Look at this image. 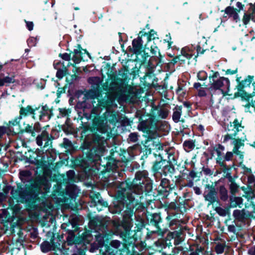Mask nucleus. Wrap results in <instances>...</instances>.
<instances>
[{
  "label": "nucleus",
  "mask_w": 255,
  "mask_h": 255,
  "mask_svg": "<svg viewBox=\"0 0 255 255\" xmlns=\"http://www.w3.org/2000/svg\"><path fill=\"white\" fill-rule=\"evenodd\" d=\"M253 86H254V92H253V93H252V96H255V83H254L253 84Z\"/></svg>",
  "instance_id": "60"
},
{
  "label": "nucleus",
  "mask_w": 255,
  "mask_h": 255,
  "mask_svg": "<svg viewBox=\"0 0 255 255\" xmlns=\"http://www.w3.org/2000/svg\"><path fill=\"white\" fill-rule=\"evenodd\" d=\"M201 86V85L200 83H196L194 84V87L195 88H198L199 87H200Z\"/></svg>",
  "instance_id": "58"
},
{
  "label": "nucleus",
  "mask_w": 255,
  "mask_h": 255,
  "mask_svg": "<svg viewBox=\"0 0 255 255\" xmlns=\"http://www.w3.org/2000/svg\"><path fill=\"white\" fill-rule=\"evenodd\" d=\"M91 224L95 225L94 229L96 232H98V230H102V233H99L98 235H96L97 239L100 242H104L105 238L106 237V234H105V224H103L98 218H95L92 220L91 222Z\"/></svg>",
  "instance_id": "10"
},
{
  "label": "nucleus",
  "mask_w": 255,
  "mask_h": 255,
  "mask_svg": "<svg viewBox=\"0 0 255 255\" xmlns=\"http://www.w3.org/2000/svg\"><path fill=\"white\" fill-rule=\"evenodd\" d=\"M193 45H192L191 47L189 46L183 48L181 51V54L177 55L179 61L185 62L186 59H190L193 55L192 52L193 51Z\"/></svg>",
  "instance_id": "15"
},
{
  "label": "nucleus",
  "mask_w": 255,
  "mask_h": 255,
  "mask_svg": "<svg viewBox=\"0 0 255 255\" xmlns=\"http://www.w3.org/2000/svg\"><path fill=\"white\" fill-rule=\"evenodd\" d=\"M237 72V69H236V70H232L231 69H228L226 71V73L227 74L233 75V74H236Z\"/></svg>",
  "instance_id": "52"
},
{
  "label": "nucleus",
  "mask_w": 255,
  "mask_h": 255,
  "mask_svg": "<svg viewBox=\"0 0 255 255\" xmlns=\"http://www.w3.org/2000/svg\"><path fill=\"white\" fill-rule=\"evenodd\" d=\"M196 51H197L198 55L199 54H202L204 52V50H203V49L201 50V47L200 45H198L196 46Z\"/></svg>",
  "instance_id": "48"
},
{
  "label": "nucleus",
  "mask_w": 255,
  "mask_h": 255,
  "mask_svg": "<svg viewBox=\"0 0 255 255\" xmlns=\"http://www.w3.org/2000/svg\"><path fill=\"white\" fill-rule=\"evenodd\" d=\"M151 52L152 54L155 55L157 52L159 53L158 48L156 46H151Z\"/></svg>",
  "instance_id": "45"
},
{
  "label": "nucleus",
  "mask_w": 255,
  "mask_h": 255,
  "mask_svg": "<svg viewBox=\"0 0 255 255\" xmlns=\"http://www.w3.org/2000/svg\"><path fill=\"white\" fill-rule=\"evenodd\" d=\"M225 244L224 243H218L216 246L215 248L216 252L218 254H221L223 253L225 250Z\"/></svg>",
  "instance_id": "31"
},
{
  "label": "nucleus",
  "mask_w": 255,
  "mask_h": 255,
  "mask_svg": "<svg viewBox=\"0 0 255 255\" xmlns=\"http://www.w3.org/2000/svg\"><path fill=\"white\" fill-rule=\"evenodd\" d=\"M86 54L89 55L86 50L82 49L80 46H79L78 49H75L72 53V60L74 62V64H78L82 60H84Z\"/></svg>",
  "instance_id": "14"
},
{
  "label": "nucleus",
  "mask_w": 255,
  "mask_h": 255,
  "mask_svg": "<svg viewBox=\"0 0 255 255\" xmlns=\"http://www.w3.org/2000/svg\"><path fill=\"white\" fill-rule=\"evenodd\" d=\"M249 214L246 213L245 210H236L234 211L233 216L235 218L239 221H242L249 216Z\"/></svg>",
  "instance_id": "21"
},
{
  "label": "nucleus",
  "mask_w": 255,
  "mask_h": 255,
  "mask_svg": "<svg viewBox=\"0 0 255 255\" xmlns=\"http://www.w3.org/2000/svg\"><path fill=\"white\" fill-rule=\"evenodd\" d=\"M230 188L232 194H234L237 192L238 186L235 183H232L231 185Z\"/></svg>",
  "instance_id": "42"
},
{
  "label": "nucleus",
  "mask_w": 255,
  "mask_h": 255,
  "mask_svg": "<svg viewBox=\"0 0 255 255\" xmlns=\"http://www.w3.org/2000/svg\"><path fill=\"white\" fill-rule=\"evenodd\" d=\"M184 105L187 108H190V105L189 103H184Z\"/></svg>",
  "instance_id": "59"
},
{
  "label": "nucleus",
  "mask_w": 255,
  "mask_h": 255,
  "mask_svg": "<svg viewBox=\"0 0 255 255\" xmlns=\"http://www.w3.org/2000/svg\"><path fill=\"white\" fill-rule=\"evenodd\" d=\"M224 149V147L219 145L218 147L214 150V153L216 154L217 155V162L220 164L222 163L223 161Z\"/></svg>",
  "instance_id": "22"
},
{
  "label": "nucleus",
  "mask_w": 255,
  "mask_h": 255,
  "mask_svg": "<svg viewBox=\"0 0 255 255\" xmlns=\"http://www.w3.org/2000/svg\"><path fill=\"white\" fill-rule=\"evenodd\" d=\"M254 79L253 76H249L246 79L243 80L240 84L242 88L247 87L251 85Z\"/></svg>",
  "instance_id": "30"
},
{
  "label": "nucleus",
  "mask_w": 255,
  "mask_h": 255,
  "mask_svg": "<svg viewBox=\"0 0 255 255\" xmlns=\"http://www.w3.org/2000/svg\"><path fill=\"white\" fill-rule=\"evenodd\" d=\"M35 39L34 38H30L27 40L28 44L30 46L35 45Z\"/></svg>",
  "instance_id": "49"
},
{
  "label": "nucleus",
  "mask_w": 255,
  "mask_h": 255,
  "mask_svg": "<svg viewBox=\"0 0 255 255\" xmlns=\"http://www.w3.org/2000/svg\"><path fill=\"white\" fill-rule=\"evenodd\" d=\"M248 182L249 186L247 187L243 186L241 189L244 191L245 195H244L248 201L252 200L255 197V195L252 186H255V177L253 174L248 175Z\"/></svg>",
  "instance_id": "9"
},
{
  "label": "nucleus",
  "mask_w": 255,
  "mask_h": 255,
  "mask_svg": "<svg viewBox=\"0 0 255 255\" xmlns=\"http://www.w3.org/2000/svg\"><path fill=\"white\" fill-rule=\"evenodd\" d=\"M24 129L25 131L31 133L32 136L36 135L35 131L37 132L39 130L38 125H35L34 127L28 125L25 127Z\"/></svg>",
  "instance_id": "29"
},
{
  "label": "nucleus",
  "mask_w": 255,
  "mask_h": 255,
  "mask_svg": "<svg viewBox=\"0 0 255 255\" xmlns=\"http://www.w3.org/2000/svg\"><path fill=\"white\" fill-rule=\"evenodd\" d=\"M243 127L237 119H235L233 123L228 125L226 131L227 134L224 136L223 142H227L232 140V144L234 145L233 152L240 156L241 159L243 158V154L241 151L244 146V139L243 137L238 136L239 132L242 131Z\"/></svg>",
  "instance_id": "4"
},
{
  "label": "nucleus",
  "mask_w": 255,
  "mask_h": 255,
  "mask_svg": "<svg viewBox=\"0 0 255 255\" xmlns=\"http://www.w3.org/2000/svg\"><path fill=\"white\" fill-rule=\"evenodd\" d=\"M136 93L134 88L126 84L122 80L113 82L109 86V92L105 94L104 98L100 99L98 98V104L100 106L106 108V112L102 116H100L96 112V109H93L91 118H93V124L99 130L100 134H95L93 138V146L90 154V158L96 162V164L101 165L104 168L114 170L116 166L114 165L110 167V162L109 158L104 157L106 163L104 164L102 161L101 157L104 156L105 153L108 152V144L107 140L109 138V130L107 126L108 121H117V118L116 113L110 111V109L116 107L115 101L117 100L118 102L123 101L127 102H133L135 100Z\"/></svg>",
  "instance_id": "2"
},
{
  "label": "nucleus",
  "mask_w": 255,
  "mask_h": 255,
  "mask_svg": "<svg viewBox=\"0 0 255 255\" xmlns=\"http://www.w3.org/2000/svg\"><path fill=\"white\" fill-rule=\"evenodd\" d=\"M228 230L230 232H233V233H235V231H236V229H235V226H233V225H230L228 227Z\"/></svg>",
  "instance_id": "53"
},
{
  "label": "nucleus",
  "mask_w": 255,
  "mask_h": 255,
  "mask_svg": "<svg viewBox=\"0 0 255 255\" xmlns=\"http://www.w3.org/2000/svg\"><path fill=\"white\" fill-rule=\"evenodd\" d=\"M43 141H44L43 147L51 146L52 141L48 132L45 130H43L41 134L38 135L36 138V143L39 146L43 145Z\"/></svg>",
  "instance_id": "12"
},
{
  "label": "nucleus",
  "mask_w": 255,
  "mask_h": 255,
  "mask_svg": "<svg viewBox=\"0 0 255 255\" xmlns=\"http://www.w3.org/2000/svg\"><path fill=\"white\" fill-rule=\"evenodd\" d=\"M137 57L143 63H146L147 66L149 68H152L154 66V64L152 62L154 57L149 58V55L148 53H145V51H141L139 54L137 55Z\"/></svg>",
  "instance_id": "16"
},
{
  "label": "nucleus",
  "mask_w": 255,
  "mask_h": 255,
  "mask_svg": "<svg viewBox=\"0 0 255 255\" xmlns=\"http://www.w3.org/2000/svg\"><path fill=\"white\" fill-rule=\"evenodd\" d=\"M146 172H138L131 182L121 183L118 190V201L119 204L115 205L112 211L113 213L119 214L126 208L123 215V221L117 225V232L125 241L122 243L118 240L112 241L109 246L105 247L106 254L115 255L120 252V255H131L128 246L133 245L136 240L135 231L131 230L132 221L131 217L133 215V208L138 204L140 195L144 190V184L148 181ZM142 225L137 227L136 231L142 228Z\"/></svg>",
  "instance_id": "1"
},
{
  "label": "nucleus",
  "mask_w": 255,
  "mask_h": 255,
  "mask_svg": "<svg viewBox=\"0 0 255 255\" xmlns=\"http://www.w3.org/2000/svg\"><path fill=\"white\" fill-rule=\"evenodd\" d=\"M221 199L223 201H226L228 198L227 191L224 187H221L220 190Z\"/></svg>",
  "instance_id": "35"
},
{
  "label": "nucleus",
  "mask_w": 255,
  "mask_h": 255,
  "mask_svg": "<svg viewBox=\"0 0 255 255\" xmlns=\"http://www.w3.org/2000/svg\"><path fill=\"white\" fill-rule=\"evenodd\" d=\"M74 9L76 10H79V8L78 7H75L74 8Z\"/></svg>",
  "instance_id": "64"
},
{
  "label": "nucleus",
  "mask_w": 255,
  "mask_h": 255,
  "mask_svg": "<svg viewBox=\"0 0 255 255\" xmlns=\"http://www.w3.org/2000/svg\"><path fill=\"white\" fill-rule=\"evenodd\" d=\"M152 170L156 174L159 173L160 175L166 176L168 173H172L174 168L164 160L155 163L152 167Z\"/></svg>",
  "instance_id": "6"
},
{
  "label": "nucleus",
  "mask_w": 255,
  "mask_h": 255,
  "mask_svg": "<svg viewBox=\"0 0 255 255\" xmlns=\"http://www.w3.org/2000/svg\"><path fill=\"white\" fill-rule=\"evenodd\" d=\"M128 139L130 141L135 142L138 140V135L135 132L131 133L129 135Z\"/></svg>",
  "instance_id": "39"
},
{
  "label": "nucleus",
  "mask_w": 255,
  "mask_h": 255,
  "mask_svg": "<svg viewBox=\"0 0 255 255\" xmlns=\"http://www.w3.org/2000/svg\"><path fill=\"white\" fill-rule=\"evenodd\" d=\"M60 56L61 57V58L66 61H69L71 59V55L67 54V53H64L63 54H60Z\"/></svg>",
  "instance_id": "44"
},
{
  "label": "nucleus",
  "mask_w": 255,
  "mask_h": 255,
  "mask_svg": "<svg viewBox=\"0 0 255 255\" xmlns=\"http://www.w3.org/2000/svg\"><path fill=\"white\" fill-rule=\"evenodd\" d=\"M183 145L184 146L185 149L186 150L192 149L195 147L194 142L190 140L184 141Z\"/></svg>",
  "instance_id": "33"
},
{
  "label": "nucleus",
  "mask_w": 255,
  "mask_h": 255,
  "mask_svg": "<svg viewBox=\"0 0 255 255\" xmlns=\"http://www.w3.org/2000/svg\"><path fill=\"white\" fill-rule=\"evenodd\" d=\"M249 9L245 12L242 18L244 25H247L250 20L255 21V6L252 3H249Z\"/></svg>",
  "instance_id": "13"
},
{
  "label": "nucleus",
  "mask_w": 255,
  "mask_h": 255,
  "mask_svg": "<svg viewBox=\"0 0 255 255\" xmlns=\"http://www.w3.org/2000/svg\"><path fill=\"white\" fill-rule=\"evenodd\" d=\"M90 198L94 201L95 206L99 211L102 210L103 207H107L108 204L106 201H104L101 198L99 193L91 192L90 194Z\"/></svg>",
  "instance_id": "11"
},
{
  "label": "nucleus",
  "mask_w": 255,
  "mask_h": 255,
  "mask_svg": "<svg viewBox=\"0 0 255 255\" xmlns=\"http://www.w3.org/2000/svg\"><path fill=\"white\" fill-rule=\"evenodd\" d=\"M178 58L177 57V56L175 57L172 60H171V63L173 64H175V63H176L178 61H179L178 60Z\"/></svg>",
  "instance_id": "56"
},
{
  "label": "nucleus",
  "mask_w": 255,
  "mask_h": 255,
  "mask_svg": "<svg viewBox=\"0 0 255 255\" xmlns=\"http://www.w3.org/2000/svg\"><path fill=\"white\" fill-rule=\"evenodd\" d=\"M21 118H22L19 115L18 117L15 118L14 120L9 121V125H8L9 129L11 130V128L12 127H16L17 130H18V129L19 128V122H20ZM18 131H14V133H15Z\"/></svg>",
  "instance_id": "27"
},
{
  "label": "nucleus",
  "mask_w": 255,
  "mask_h": 255,
  "mask_svg": "<svg viewBox=\"0 0 255 255\" xmlns=\"http://www.w3.org/2000/svg\"><path fill=\"white\" fill-rule=\"evenodd\" d=\"M88 81L89 83L92 84V87L95 90H98L101 85V79L97 77L89 78Z\"/></svg>",
  "instance_id": "23"
},
{
  "label": "nucleus",
  "mask_w": 255,
  "mask_h": 255,
  "mask_svg": "<svg viewBox=\"0 0 255 255\" xmlns=\"http://www.w3.org/2000/svg\"><path fill=\"white\" fill-rule=\"evenodd\" d=\"M64 144H65L67 146H70L71 143H70V141H69L68 139L64 138Z\"/></svg>",
  "instance_id": "57"
},
{
  "label": "nucleus",
  "mask_w": 255,
  "mask_h": 255,
  "mask_svg": "<svg viewBox=\"0 0 255 255\" xmlns=\"http://www.w3.org/2000/svg\"><path fill=\"white\" fill-rule=\"evenodd\" d=\"M26 23V27L28 28V29L30 31L32 30L33 28V24L32 22H29L25 20Z\"/></svg>",
  "instance_id": "46"
},
{
  "label": "nucleus",
  "mask_w": 255,
  "mask_h": 255,
  "mask_svg": "<svg viewBox=\"0 0 255 255\" xmlns=\"http://www.w3.org/2000/svg\"><path fill=\"white\" fill-rule=\"evenodd\" d=\"M166 38L164 40L168 42V47H170L172 43V42L170 41L171 39V37L170 35L168 36V35H166Z\"/></svg>",
  "instance_id": "50"
},
{
  "label": "nucleus",
  "mask_w": 255,
  "mask_h": 255,
  "mask_svg": "<svg viewBox=\"0 0 255 255\" xmlns=\"http://www.w3.org/2000/svg\"><path fill=\"white\" fill-rule=\"evenodd\" d=\"M233 153L231 152H227L226 155L225 156L224 158L226 160L229 161L231 159Z\"/></svg>",
  "instance_id": "47"
},
{
  "label": "nucleus",
  "mask_w": 255,
  "mask_h": 255,
  "mask_svg": "<svg viewBox=\"0 0 255 255\" xmlns=\"http://www.w3.org/2000/svg\"><path fill=\"white\" fill-rule=\"evenodd\" d=\"M211 90H220L223 93L225 89H228L230 86L228 79L220 77L217 72L214 73L212 76L209 77Z\"/></svg>",
  "instance_id": "5"
},
{
  "label": "nucleus",
  "mask_w": 255,
  "mask_h": 255,
  "mask_svg": "<svg viewBox=\"0 0 255 255\" xmlns=\"http://www.w3.org/2000/svg\"><path fill=\"white\" fill-rule=\"evenodd\" d=\"M168 115V111L166 109H162L158 112V116L162 119H165Z\"/></svg>",
  "instance_id": "37"
},
{
  "label": "nucleus",
  "mask_w": 255,
  "mask_h": 255,
  "mask_svg": "<svg viewBox=\"0 0 255 255\" xmlns=\"http://www.w3.org/2000/svg\"><path fill=\"white\" fill-rule=\"evenodd\" d=\"M152 136H154V139H155L156 141H153V147H155V149H156L157 150H162V146L160 144H159V141H158V139H156V134H153L152 135ZM152 139H153V138H152L151 139V140L150 141V142H151L152 141Z\"/></svg>",
  "instance_id": "34"
},
{
  "label": "nucleus",
  "mask_w": 255,
  "mask_h": 255,
  "mask_svg": "<svg viewBox=\"0 0 255 255\" xmlns=\"http://www.w3.org/2000/svg\"><path fill=\"white\" fill-rule=\"evenodd\" d=\"M150 122H149L148 123H147L146 122L142 121L140 123V127L142 128V130L144 132H146L147 133V143L150 142L152 138H154V136H152V134L150 132L149 130L150 128Z\"/></svg>",
  "instance_id": "19"
},
{
  "label": "nucleus",
  "mask_w": 255,
  "mask_h": 255,
  "mask_svg": "<svg viewBox=\"0 0 255 255\" xmlns=\"http://www.w3.org/2000/svg\"><path fill=\"white\" fill-rule=\"evenodd\" d=\"M50 110L46 105L39 106L33 109L32 118L34 120H48L50 119L49 115Z\"/></svg>",
  "instance_id": "7"
},
{
  "label": "nucleus",
  "mask_w": 255,
  "mask_h": 255,
  "mask_svg": "<svg viewBox=\"0 0 255 255\" xmlns=\"http://www.w3.org/2000/svg\"><path fill=\"white\" fill-rule=\"evenodd\" d=\"M8 129L4 126H0V138H2L3 135L7 132Z\"/></svg>",
  "instance_id": "41"
},
{
  "label": "nucleus",
  "mask_w": 255,
  "mask_h": 255,
  "mask_svg": "<svg viewBox=\"0 0 255 255\" xmlns=\"http://www.w3.org/2000/svg\"><path fill=\"white\" fill-rule=\"evenodd\" d=\"M219 27V26H218L217 27H216L214 30V32H217L218 30V28Z\"/></svg>",
  "instance_id": "62"
},
{
  "label": "nucleus",
  "mask_w": 255,
  "mask_h": 255,
  "mask_svg": "<svg viewBox=\"0 0 255 255\" xmlns=\"http://www.w3.org/2000/svg\"><path fill=\"white\" fill-rule=\"evenodd\" d=\"M248 253L250 255H255V246L249 250Z\"/></svg>",
  "instance_id": "51"
},
{
  "label": "nucleus",
  "mask_w": 255,
  "mask_h": 255,
  "mask_svg": "<svg viewBox=\"0 0 255 255\" xmlns=\"http://www.w3.org/2000/svg\"><path fill=\"white\" fill-rule=\"evenodd\" d=\"M60 113H61L62 116H66L67 115H68V114L71 113V111L69 109H60Z\"/></svg>",
  "instance_id": "43"
},
{
  "label": "nucleus",
  "mask_w": 255,
  "mask_h": 255,
  "mask_svg": "<svg viewBox=\"0 0 255 255\" xmlns=\"http://www.w3.org/2000/svg\"><path fill=\"white\" fill-rule=\"evenodd\" d=\"M160 186L165 190V191L169 192L170 190L174 189L175 186L173 185H170L169 180L166 178H163L160 182Z\"/></svg>",
  "instance_id": "26"
},
{
  "label": "nucleus",
  "mask_w": 255,
  "mask_h": 255,
  "mask_svg": "<svg viewBox=\"0 0 255 255\" xmlns=\"http://www.w3.org/2000/svg\"><path fill=\"white\" fill-rule=\"evenodd\" d=\"M41 251L44 253H47L50 251L51 246L48 242H44L42 243L40 246Z\"/></svg>",
  "instance_id": "32"
},
{
  "label": "nucleus",
  "mask_w": 255,
  "mask_h": 255,
  "mask_svg": "<svg viewBox=\"0 0 255 255\" xmlns=\"http://www.w3.org/2000/svg\"><path fill=\"white\" fill-rule=\"evenodd\" d=\"M244 172L246 174H249V175L252 174V169L251 168L246 167L244 169Z\"/></svg>",
  "instance_id": "55"
},
{
  "label": "nucleus",
  "mask_w": 255,
  "mask_h": 255,
  "mask_svg": "<svg viewBox=\"0 0 255 255\" xmlns=\"http://www.w3.org/2000/svg\"><path fill=\"white\" fill-rule=\"evenodd\" d=\"M33 108L30 106H27L26 107H22L19 111V115L22 117H26L29 115L32 116Z\"/></svg>",
  "instance_id": "25"
},
{
  "label": "nucleus",
  "mask_w": 255,
  "mask_h": 255,
  "mask_svg": "<svg viewBox=\"0 0 255 255\" xmlns=\"http://www.w3.org/2000/svg\"><path fill=\"white\" fill-rule=\"evenodd\" d=\"M197 77L200 80H205L207 78V73L205 71H200L197 75Z\"/></svg>",
  "instance_id": "38"
},
{
  "label": "nucleus",
  "mask_w": 255,
  "mask_h": 255,
  "mask_svg": "<svg viewBox=\"0 0 255 255\" xmlns=\"http://www.w3.org/2000/svg\"><path fill=\"white\" fill-rule=\"evenodd\" d=\"M67 176L71 181H75V172L73 170H69L67 172Z\"/></svg>",
  "instance_id": "40"
},
{
  "label": "nucleus",
  "mask_w": 255,
  "mask_h": 255,
  "mask_svg": "<svg viewBox=\"0 0 255 255\" xmlns=\"http://www.w3.org/2000/svg\"><path fill=\"white\" fill-rule=\"evenodd\" d=\"M182 108L179 107L176 108V110L174 112L172 116L173 120L177 123L179 121L180 118L181 116Z\"/></svg>",
  "instance_id": "28"
},
{
  "label": "nucleus",
  "mask_w": 255,
  "mask_h": 255,
  "mask_svg": "<svg viewBox=\"0 0 255 255\" xmlns=\"http://www.w3.org/2000/svg\"><path fill=\"white\" fill-rule=\"evenodd\" d=\"M205 200L209 202L208 206L217 202L218 198L215 189L211 187L210 191L205 196Z\"/></svg>",
  "instance_id": "18"
},
{
  "label": "nucleus",
  "mask_w": 255,
  "mask_h": 255,
  "mask_svg": "<svg viewBox=\"0 0 255 255\" xmlns=\"http://www.w3.org/2000/svg\"><path fill=\"white\" fill-rule=\"evenodd\" d=\"M61 228L67 230L69 234L72 236L74 234V231H77L78 229L77 225L72 220L69 221L68 223H63L61 225Z\"/></svg>",
  "instance_id": "17"
},
{
  "label": "nucleus",
  "mask_w": 255,
  "mask_h": 255,
  "mask_svg": "<svg viewBox=\"0 0 255 255\" xmlns=\"http://www.w3.org/2000/svg\"><path fill=\"white\" fill-rule=\"evenodd\" d=\"M194 191L195 193L197 195H200L201 193L200 188L198 187H194Z\"/></svg>",
  "instance_id": "54"
},
{
  "label": "nucleus",
  "mask_w": 255,
  "mask_h": 255,
  "mask_svg": "<svg viewBox=\"0 0 255 255\" xmlns=\"http://www.w3.org/2000/svg\"><path fill=\"white\" fill-rule=\"evenodd\" d=\"M66 68H65L64 70H58L56 73L57 77L59 79L62 78L66 75Z\"/></svg>",
  "instance_id": "36"
},
{
  "label": "nucleus",
  "mask_w": 255,
  "mask_h": 255,
  "mask_svg": "<svg viewBox=\"0 0 255 255\" xmlns=\"http://www.w3.org/2000/svg\"><path fill=\"white\" fill-rule=\"evenodd\" d=\"M190 255H199V254L197 252H192Z\"/></svg>",
  "instance_id": "61"
},
{
  "label": "nucleus",
  "mask_w": 255,
  "mask_h": 255,
  "mask_svg": "<svg viewBox=\"0 0 255 255\" xmlns=\"http://www.w3.org/2000/svg\"><path fill=\"white\" fill-rule=\"evenodd\" d=\"M236 6L237 8H234L230 6L227 7L224 10V12L230 17H232L233 20L237 22L241 20L239 13L241 10H244L245 5L240 2H237Z\"/></svg>",
  "instance_id": "8"
},
{
  "label": "nucleus",
  "mask_w": 255,
  "mask_h": 255,
  "mask_svg": "<svg viewBox=\"0 0 255 255\" xmlns=\"http://www.w3.org/2000/svg\"><path fill=\"white\" fill-rule=\"evenodd\" d=\"M171 218V217L170 216H168L167 217H166V219H167L168 220H170Z\"/></svg>",
  "instance_id": "63"
},
{
  "label": "nucleus",
  "mask_w": 255,
  "mask_h": 255,
  "mask_svg": "<svg viewBox=\"0 0 255 255\" xmlns=\"http://www.w3.org/2000/svg\"><path fill=\"white\" fill-rule=\"evenodd\" d=\"M19 177L24 185V188L17 186L15 190L11 191V195L17 202L24 203L35 200L42 189L46 193L50 188L49 184L46 181L42 183L35 182L31 179V173L28 171H22L19 173Z\"/></svg>",
  "instance_id": "3"
},
{
  "label": "nucleus",
  "mask_w": 255,
  "mask_h": 255,
  "mask_svg": "<svg viewBox=\"0 0 255 255\" xmlns=\"http://www.w3.org/2000/svg\"><path fill=\"white\" fill-rule=\"evenodd\" d=\"M230 206L233 208H235L237 206L241 208V205H243V199L241 197L232 196L230 197Z\"/></svg>",
  "instance_id": "24"
},
{
  "label": "nucleus",
  "mask_w": 255,
  "mask_h": 255,
  "mask_svg": "<svg viewBox=\"0 0 255 255\" xmlns=\"http://www.w3.org/2000/svg\"><path fill=\"white\" fill-rule=\"evenodd\" d=\"M132 48L134 53L136 54H139L141 53L142 48V40L140 37H138L132 41Z\"/></svg>",
  "instance_id": "20"
}]
</instances>
